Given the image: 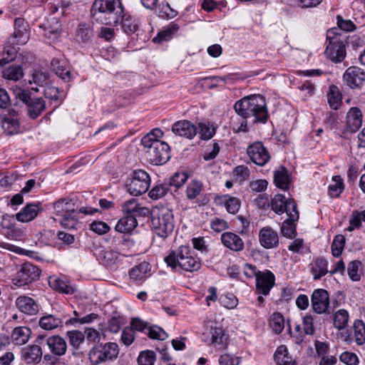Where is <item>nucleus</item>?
Returning a JSON list of instances; mask_svg holds the SVG:
<instances>
[{
	"mask_svg": "<svg viewBox=\"0 0 365 365\" xmlns=\"http://www.w3.org/2000/svg\"><path fill=\"white\" fill-rule=\"evenodd\" d=\"M234 108L235 112L244 118L237 131L247 130V119L252 123H265L268 119V111L265 98L259 95H250L237 101Z\"/></svg>",
	"mask_w": 365,
	"mask_h": 365,
	"instance_id": "obj_1",
	"label": "nucleus"
},
{
	"mask_svg": "<svg viewBox=\"0 0 365 365\" xmlns=\"http://www.w3.org/2000/svg\"><path fill=\"white\" fill-rule=\"evenodd\" d=\"M53 209L56 219L60 224L67 229H76L78 225V213L92 215L98 212L97 209L91 207H82L78 211L76 200L74 199L62 198L53 204Z\"/></svg>",
	"mask_w": 365,
	"mask_h": 365,
	"instance_id": "obj_2",
	"label": "nucleus"
},
{
	"mask_svg": "<svg viewBox=\"0 0 365 365\" xmlns=\"http://www.w3.org/2000/svg\"><path fill=\"white\" fill-rule=\"evenodd\" d=\"M91 13L103 24L115 25L123 17V6L120 0H95Z\"/></svg>",
	"mask_w": 365,
	"mask_h": 365,
	"instance_id": "obj_3",
	"label": "nucleus"
},
{
	"mask_svg": "<svg viewBox=\"0 0 365 365\" xmlns=\"http://www.w3.org/2000/svg\"><path fill=\"white\" fill-rule=\"evenodd\" d=\"M164 260L168 266L175 269L179 268L186 272H194L200 268V261L192 256L187 246H180L178 250L171 251Z\"/></svg>",
	"mask_w": 365,
	"mask_h": 365,
	"instance_id": "obj_4",
	"label": "nucleus"
},
{
	"mask_svg": "<svg viewBox=\"0 0 365 365\" xmlns=\"http://www.w3.org/2000/svg\"><path fill=\"white\" fill-rule=\"evenodd\" d=\"M327 38L329 43L324 52L326 57L334 63L343 61L346 56L345 34L339 33L336 28H333L327 31Z\"/></svg>",
	"mask_w": 365,
	"mask_h": 365,
	"instance_id": "obj_5",
	"label": "nucleus"
},
{
	"mask_svg": "<svg viewBox=\"0 0 365 365\" xmlns=\"http://www.w3.org/2000/svg\"><path fill=\"white\" fill-rule=\"evenodd\" d=\"M151 215L152 225L156 235L164 239L168 237L175 227L172 211L167 207H156Z\"/></svg>",
	"mask_w": 365,
	"mask_h": 365,
	"instance_id": "obj_6",
	"label": "nucleus"
},
{
	"mask_svg": "<svg viewBox=\"0 0 365 365\" xmlns=\"http://www.w3.org/2000/svg\"><path fill=\"white\" fill-rule=\"evenodd\" d=\"M141 143L146 149V157L151 163L163 164L170 159V148L166 143L153 140L150 135H145L141 140Z\"/></svg>",
	"mask_w": 365,
	"mask_h": 365,
	"instance_id": "obj_7",
	"label": "nucleus"
},
{
	"mask_svg": "<svg viewBox=\"0 0 365 365\" xmlns=\"http://www.w3.org/2000/svg\"><path fill=\"white\" fill-rule=\"evenodd\" d=\"M150 185V178L148 173L143 170H137L132 173L130 178L126 181L128 192L134 196L145 193Z\"/></svg>",
	"mask_w": 365,
	"mask_h": 365,
	"instance_id": "obj_8",
	"label": "nucleus"
},
{
	"mask_svg": "<svg viewBox=\"0 0 365 365\" xmlns=\"http://www.w3.org/2000/svg\"><path fill=\"white\" fill-rule=\"evenodd\" d=\"M272 208L277 215L286 212L287 217H290V220H299L297 207L292 198L287 199L285 196L281 194L275 195L272 200Z\"/></svg>",
	"mask_w": 365,
	"mask_h": 365,
	"instance_id": "obj_9",
	"label": "nucleus"
},
{
	"mask_svg": "<svg viewBox=\"0 0 365 365\" xmlns=\"http://www.w3.org/2000/svg\"><path fill=\"white\" fill-rule=\"evenodd\" d=\"M311 307L317 314H329L333 312L330 305L329 292L324 289H316L311 295Z\"/></svg>",
	"mask_w": 365,
	"mask_h": 365,
	"instance_id": "obj_10",
	"label": "nucleus"
},
{
	"mask_svg": "<svg viewBox=\"0 0 365 365\" xmlns=\"http://www.w3.org/2000/svg\"><path fill=\"white\" fill-rule=\"evenodd\" d=\"M40 274L41 270L37 266L26 262L17 272L16 277L13 279V283L17 287L29 284L38 279Z\"/></svg>",
	"mask_w": 365,
	"mask_h": 365,
	"instance_id": "obj_11",
	"label": "nucleus"
},
{
	"mask_svg": "<svg viewBox=\"0 0 365 365\" xmlns=\"http://www.w3.org/2000/svg\"><path fill=\"white\" fill-rule=\"evenodd\" d=\"M204 341L208 344H212L219 349H225L227 345L228 336L220 327L210 326V329L203 333Z\"/></svg>",
	"mask_w": 365,
	"mask_h": 365,
	"instance_id": "obj_12",
	"label": "nucleus"
},
{
	"mask_svg": "<svg viewBox=\"0 0 365 365\" xmlns=\"http://www.w3.org/2000/svg\"><path fill=\"white\" fill-rule=\"evenodd\" d=\"M45 339V336L39 335L36 339V344L25 346L21 349V358L28 364H37L42 359L43 351L39 346Z\"/></svg>",
	"mask_w": 365,
	"mask_h": 365,
	"instance_id": "obj_13",
	"label": "nucleus"
},
{
	"mask_svg": "<svg viewBox=\"0 0 365 365\" xmlns=\"http://www.w3.org/2000/svg\"><path fill=\"white\" fill-rule=\"evenodd\" d=\"M250 160L256 165L264 166L270 159V155L261 142H255L247 148Z\"/></svg>",
	"mask_w": 365,
	"mask_h": 365,
	"instance_id": "obj_14",
	"label": "nucleus"
},
{
	"mask_svg": "<svg viewBox=\"0 0 365 365\" xmlns=\"http://www.w3.org/2000/svg\"><path fill=\"white\" fill-rule=\"evenodd\" d=\"M343 80L351 88H359L365 81V71L357 66H350L346 70Z\"/></svg>",
	"mask_w": 365,
	"mask_h": 365,
	"instance_id": "obj_15",
	"label": "nucleus"
},
{
	"mask_svg": "<svg viewBox=\"0 0 365 365\" xmlns=\"http://www.w3.org/2000/svg\"><path fill=\"white\" fill-rule=\"evenodd\" d=\"M278 233L270 227H264L259 232V242L265 249H273L279 245Z\"/></svg>",
	"mask_w": 365,
	"mask_h": 365,
	"instance_id": "obj_16",
	"label": "nucleus"
},
{
	"mask_svg": "<svg viewBox=\"0 0 365 365\" xmlns=\"http://www.w3.org/2000/svg\"><path fill=\"white\" fill-rule=\"evenodd\" d=\"M12 37L14 38L12 43L24 45L29 41V24L24 19H16L14 21V31Z\"/></svg>",
	"mask_w": 365,
	"mask_h": 365,
	"instance_id": "obj_17",
	"label": "nucleus"
},
{
	"mask_svg": "<svg viewBox=\"0 0 365 365\" xmlns=\"http://www.w3.org/2000/svg\"><path fill=\"white\" fill-rule=\"evenodd\" d=\"M275 277L269 270L258 273L256 279V287L259 293L267 295L274 285Z\"/></svg>",
	"mask_w": 365,
	"mask_h": 365,
	"instance_id": "obj_18",
	"label": "nucleus"
},
{
	"mask_svg": "<svg viewBox=\"0 0 365 365\" xmlns=\"http://www.w3.org/2000/svg\"><path fill=\"white\" fill-rule=\"evenodd\" d=\"M42 210L41 203H29L16 214V219L21 222H29L34 220Z\"/></svg>",
	"mask_w": 365,
	"mask_h": 365,
	"instance_id": "obj_19",
	"label": "nucleus"
},
{
	"mask_svg": "<svg viewBox=\"0 0 365 365\" xmlns=\"http://www.w3.org/2000/svg\"><path fill=\"white\" fill-rule=\"evenodd\" d=\"M172 131L180 137L192 139L197 134V128L189 120H182L177 121L173 125Z\"/></svg>",
	"mask_w": 365,
	"mask_h": 365,
	"instance_id": "obj_20",
	"label": "nucleus"
},
{
	"mask_svg": "<svg viewBox=\"0 0 365 365\" xmlns=\"http://www.w3.org/2000/svg\"><path fill=\"white\" fill-rule=\"evenodd\" d=\"M123 210L129 215H133L135 218L136 217L148 216L150 214V210L148 207L143 206L134 198L124 202Z\"/></svg>",
	"mask_w": 365,
	"mask_h": 365,
	"instance_id": "obj_21",
	"label": "nucleus"
},
{
	"mask_svg": "<svg viewBox=\"0 0 365 365\" xmlns=\"http://www.w3.org/2000/svg\"><path fill=\"white\" fill-rule=\"evenodd\" d=\"M221 242L227 249L240 252L244 249V242L237 234L232 232H225L221 235Z\"/></svg>",
	"mask_w": 365,
	"mask_h": 365,
	"instance_id": "obj_22",
	"label": "nucleus"
},
{
	"mask_svg": "<svg viewBox=\"0 0 365 365\" xmlns=\"http://www.w3.org/2000/svg\"><path fill=\"white\" fill-rule=\"evenodd\" d=\"M362 125V114L359 108L353 107L346 113V129L350 133L356 132Z\"/></svg>",
	"mask_w": 365,
	"mask_h": 365,
	"instance_id": "obj_23",
	"label": "nucleus"
},
{
	"mask_svg": "<svg viewBox=\"0 0 365 365\" xmlns=\"http://www.w3.org/2000/svg\"><path fill=\"white\" fill-rule=\"evenodd\" d=\"M18 309L27 315H35L38 312V304L31 297L27 296H20L15 302Z\"/></svg>",
	"mask_w": 365,
	"mask_h": 365,
	"instance_id": "obj_24",
	"label": "nucleus"
},
{
	"mask_svg": "<svg viewBox=\"0 0 365 365\" xmlns=\"http://www.w3.org/2000/svg\"><path fill=\"white\" fill-rule=\"evenodd\" d=\"M46 343L50 351L56 356H63L67 350V344L65 339L58 336L54 335L48 338L45 337Z\"/></svg>",
	"mask_w": 365,
	"mask_h": 365,
	"instance_id": "obj_25",
	"label": "nucleus"
},
{
	"mask_svg": "<svg viewBox=\"0 0 365 365\" xmlns=\"http://www.w3.org/2000/svg\"><path fill=\"white\" fill-rule=\"evenodd\" d=\"M51 66L56 74L65 82H69L73 78L70 66L64 60L53 58Z\"/></svg>",
	"mask_w": 365,
	"mask_h": 365,
	"instance_id": "obj_26",
	"label": "nucleus"
},
{
	"mask_svg": "<svg viewBox=\"0 0 365 365\" xmlns=\"http://www.w3.org/2000/svg\"><path fill=\"white\" fill-rule=\"evenodd\" d=\"M51 66L56 74L65 82H69L73 78L70 66L64 60L53 58Z\"/></svg>",
	"mask_w": 365,
	"mask_h": 365,
	"instance_id": "obj_27",
	"label": "nucleus"
},
{
	"mask_svg": "<svg viewBox=\"0 0 365 365\" xmlns=\"http://www.w3.org/2000/svg\"><path fill=\"white\" fill-rule=\"evenodd\" d=\"M49 286L54 290L64 294H73L75 289L65 277L51 276L48 277Z\"/></svg>",
	"mask_w": 365,
	"mask_h": 365,
	"instance_id": "obj_28",
	"label": "nucleus"
},
{
	"mask_svg": "<svg viewBox=\"0 0 365 365\" xmlns=\"http://www.w3.org/2000/svg\"><path fill=\"white\" fill-rule=\"evenodd\" d=\"M50 74L46 69L37 66L33 68L29 75L28 83L29 84H35L37 86H43L48 79L49 78Z\"/></svg>",
	"mask_w": 365,
	"mask_h": 365,
	"instance_id": "obj_29",
	"label": "nucleus"
},
{
	"mask_svg": "<svg viewBox=\"0 0 365 365\" xmlns=\"http://www.w3.org/2000/svg\"><path fill=\"white\" fill-rule=\"evenodd\" d=\"M31 330L27 327H18L14 329L11 334L12 341L19 346L28 342L31 337Z\"/></svg>",
	"mask_w": 365,
	"mask_h": 365,
	"instance_id": "obj_30",
	"label": "nucleus"
},
{
	"mask_svg": "<svg viewBox=\"0 0 365 365\" xmlns=\"http://www.w3.org/2000/svg\"><path fill=\"white\" fill-rule=\"evenodd\" d=\"M10 115L12 117L5 118L2 120L1 127L7 135H14L19 133L20 125L17 118H14L16 115V112L14 110H10Z\"/></svg>",
	"mask_w": 365,
	"mask_h": 365,
	"instance_id": "obj_31",
	"label": "nucleus"
},
{
	"mask_svg": "<svg viewBox=\"0 0 365 365\" xmlns=\"http://www.w3.org/2000/svg\"><path fill=\"white\" fill-rule=\"evenodd\" d=\"M138 222L133 215H126L120 218L115 227V230L121 233H129L137 226Z\"/></svg>",
	"mask_w": 365,
	"mask_h": 365,
	"instance_id": "obj_32",
	"label": "nucleus"
},
{
	"mask_svg": "<svg viewBox=\"0 0 365 365\" xmlns=\"http://www.w3.org/2000/svg\"><path fill=\"white\" fill-rule=\"evenodd\" d=\"M274 182L277 187L287 190L291 184V179L288 170L284 167H280L274 171Z\"/></svg>",
	"mask_w": 365,
	"mask_h": 365,
	"instance_id": "obj_33",
	"label": "nucleus"
},
{
	"mask_svg": "<svg viewBox=\"0 0 365 365\" xmlns=\"http://www.w3.org/2000/svg\"><path fill=\"white\" fill-rule=\"evenodd\" d=\"M149 270V264L143 262L130 269L129 272L130 278L135 282H141L146 278Z\"/></svg>",
	"mask_w": 365,
	"mask_h": 365,
	"instance_id": "obj_34",
	"label": "nucleus"
},
{
	"mask_svg": "<svg viewBox=\"0 0 365 365\" xmlns=\"http://www.w3.org/2000/svg\"><path fill=\"white\" fill-rule=\"evenodd\" d=\"M38 324L45 330H53L63 325V319L60 316L46 314L41 317Z\"/></svg>",
	"mask_w": 365,
	"mask_h": 365,
	"instance_id": "obj_35",
	"label": "nucleus"
},
{
	"mask_svg": "<svg viewBox=\"0 0 365 365\" xmlns=\"http://www.w3.org/2000/svg\"><path fill=\"white\" fill-rule=\"evenodd\" d=\"M2 76L7 81L16 82L24 77V73L21 65L12 64L4 69Z\"/></svg>",
	"mask_w": 365,
	"mask_h": 365,
	"instance_id": "obj_36",
	"label": "nucleus"
},
{
	"mask_svg": "<svg viewBox=\"0 0 365 365\" xmlns=\"http://www.w3.org/2000/svg\"><path fill=\"white\" fill-rule=\"evenodd\" d=\"M26 106L28 114L32 119L36 118L46 109V103L41 98H33Z\"/></svg>",
	"mask_w": 365,
	"mask_h": 365,
	"instance_id": "obj_37",
	"label": "nucleus"
},
{
	"mask_svg": "<svg viewBox=\"0 0 365 365\" xmlns=\"http://www.w3.org/2000/svg\"><path fill=\"white\" fill-rule=\"evenodd\" d=\"M118 254L113 250H104L98 255V259L101 264L108 268H113L118 261Z\"/></svg>",
	"mask_w": 365,
	"mask_h": 365,
	"instance_id": "obj_38",
	"label": "nucleus"
},
{
	"mask_svg": "<svg viewBox=\"0 0 365 365\" xmlns=\"http://www.w3.org/2000/svg\"><path fill=\"white\" fill-rule=\"evenodd\" d=\"M93 36V25L90 23H81L76 31V37L78 41L83 43H88Z\"/></svg>",
	"mask_w": 365,
	"mask_h": 365,
	"instance_id": "obj_39",
	"label": "nucleus"
},
{
	"mask_svg": "<svg viewBox=\"0 0 365 365\" xmlns=\"http://www.w3.org/2000/svg\"><path fill=\"white\" fill-rule=\"evenodd\" d=\"M328 262L322 257L317 258L312 264V274L314 279H319L328 272Z\"/></svg>",
	"mask_w": 365,
	"mask_h": 365,
	"instance_id": "obj_40",
	"label": "nucleus"
},
{
	"mask_svg": "<svg viewBox=\"0 0 365 365\" xmlns=\"http://www.w3.org/2000/svg\"><path fill=\"white\" fill-rule=\"evenodd\" d=\"M274 360L277 365H294V360L284 345L277 348L274 354Z\"/></svg>",
	"mask_w": 365,
	"mask_h": 365,
	"instance_id": "obj_41",
	"label": "nucleus"
},
{
	"mask_svg": "<svg viewBox=\"0 0 365 365\" xmlns=\"http://www.w3.org/2000/svg\"><path fill=\"white\" fill-rule=\"evenodd\" d=\"M344 190L343 179L339 175H334L331 178V182L328 187L329 195L334 198L338 197Z\"/></svg>",
	"mask_w": 365,
	"mask_h": 365,
	"instance_id": "obj_42",
	"label": "nucleus"
},
{
	"mask_svg": "<svg viewBox=\"0 0 365 365\" xmlns=\"http://www.w3.org/2000/svg\"><path fill=\"white\" fill-rule=\"evenodd\" d=\"M179 26L176 24H171L168 27L160 31L153 41L155 43H162L172 38L173 34L178 31Z\"/></svg>",
	"mask_w": 365,
	"mask_h": 365,
	"instance_id": "obj_43",
	"label": "nucleus"
},
{
	"mask_svg": "<svg viewBox=\"0 0 365 365\" xmlns=\"http://www.w3.org/2000/svg\"><path fill=\"white\" fill-rule=\"evenodd\" d=\"M353 336L357 345L365 343V324L361 320H356L353 325Z\"/></svg>",
	"mask_w": 365,
	"mask_h": 365,
	"instance_id": "obj_44",
	"label": "nucleus"
},
{
	"mask_svg": "<svg viewBox=\"0 0 365 365\" xmlns=\"http://www.w3.org/2000/svg\"><path fill=\"white\" fill-rule=\"evenodd\" d=\"M349 319V313L346 309H339L334 315V327L338 330L345 329L348 324Z\"/></svg>",
	"mask_w": 365,
	"mask_h": 365,
	"instance_id": "obj_45",
	"label": "nucleus"
},
{
	"mask_svg": "<svg viewBox=\"0 0 365 365\" xmlns=\"http://www.w3.org/2000/svg\"><path fill=\"white\" fill-rule=\"evenodd\" d=\"M327 101L330 107L334 110H337L339 108L341 95L336 86H331L329 87V91L327 94Z\"/></svg>",
	"mask_w": 365,
	"mask_h": 365,
	"instance_id": "obj_46",
	"label": "nucleus"
},
{
	"mask_svg": "<svg viewBox=\"0 0 365 365\" xmlns=\"http://www.w3.org/2000/svg\"><path fill=\"white\" fill-rule=\"evenodd\" d=\"M170 191V185L167 182H164L153 187L150 190L148 195L153 200H158L165 196Z\"/></svg>",
	"mask_w": 365,
	"mask_h": 365,
	"instance_id": "obj_47",
	"label": "nucleus"
},
{
	"mask_svg": "<svg viewBox=\"0 0 365 365\" xmlns=\"http://www.w3.org/2000/svg\"><path fill=\"white\" fill-rule=\"evenodd\" d=\"M103 351V355L106 361L113 360L118 357L119 354L118 346L115 343L108 342L104 345H100Z\"/></svg>",
	"mask_w": 365,
	"mask_h": 365,
	"instance_id": "obj_48",
	"label": "nucleus"
},
{
	"mask_svg": "<svg viewBox=\"0 0 365 365\" xmlns=\"http://www.w3.org/2000/svg\"><path fill=\"white\" fill-rule=\"evenodd\" d=\"M202 190V183L197 180H192L186 188V197L189 200L195 199Z\"/></svg>",
	"mask_w": 365,
	"mask_h": 365,
	"instance_id": "obj_49",
	"label": "nucleus"
},
{
	"mask_svg": "<svg viewBox=\"0 0 365 365\" xmlns=\"http://www.w3.org/2000/svg\"><path fill=\"white\" fill-rule=\"evenodd\" d=\"M66 336L68 339L69 344L74 349H78L80 345L85 340V334L78 330H71L66 332Z\"/></svg>",
	"mask_w": 365,
	"mask_h": 365,
	"instance_id": "obj_50",
	"label": "nucleus"
},
{
	"mask_svg": "<svg viewBox=\"0 0 365 365\" xmlns=\"http://www.w3.org/2000/svg\"><path fill=\"white\" fill-rule=\"evenodd\" d=\"M297 220H292L290 217H287L281 227V233L284 237L289 239H293L296 235V225L295 222Z\"/></svg>",
	"mask_w": 365,
	"mask_h": 365,
	"instance_id": "obj_51",
	"label": "nucleus"
},
{
	"mask_svg": "<svg viewBox=\"0 0 365 365\" xmlns=\"http://www.w3.org/2000/svg\"><path fill=\"white\" fill-rule=\"evenodd\" d=\"M270 327L276 334H280L284 328V317L280 313H274L270 318Z\"/></svg>",
	"mask_w": 365,
	"mask_h": 365,
	"instance_id": "obj_52",
	"label": "nucleus"
},
{
	"mask_svg": "<svg viewBox=\"0 0 365 365\" xmlns=\"http://www.w3.org/2000/svg\"><path fill=\"white\" fill-rule=\"evenodd\" d=\"M345 245V237L342 235H336L331 244V252L334 257H339Z\"/></svg>",
	"mask_w": 365,
	"mask_h": 365,
	"instance_id": "obj_53",
	"label": "nucleus"
},
{
	"mask_svg": "<svg viewBox=\"0 0 365 365\" xmlns=\"http://www.w3.org/2000/svg\"><path fill=\"white\" fill-rule=\"evenodd\" d=\"M122 22V29L123 31L130 35L134 34L138 29V24L135 19L131 18H126L123 19V17L120 21Z\"/></svg>",
	"mask_w": 365,
	"mask_h": 365,
	"instance_id": "obj_54",
	"label": "nucleus"
},
{
	"mask_svg": "<svg viewBox=\"0 0 365 365\" xmlns=\"http://www.w3.org/2000/svg\"><path fill=\"white\" fill-rule=\"evenodd\" d=\"M51 20H53V25H49L45 29V36L51 39H55L58 37V33L61 30V25L56 18H51L48 20V23Z\"/></svg>",
	"mask_w": 365,
	"mask_h": 365,
	"instance_id": "obj_55",
	"label": "nucleus"
},
{
	"mask_svg": "<svg viewBox=\"0 0 365 365\" xmlns=\"http://www.w3.org/2000/svg\"><path fill=\"white\" fill-rule=\"evenodd\" d=\"M103 351L101 348V346H97L93 347L89 352V359L90 361L93 365H98L103 361H106V359L103 355Z\"/></svg>",
	"mask_w": 365,
	"mask_h": 365,
	"instance_id": "obj_56",
	"label": "nucleus"
},
{
	"mask_svg": "<svg viewBox=\"0 0 365 365\" xmlns=\"http://www.w3.org/2000/svg\"><path fill=\"white\" fill-rule=\"evenodd\" d=\"M187 178L188 176L185 173L178 172L173 175L167 183L170 185V187L173 186L176 188H179L185 183Z\"/></svg>",
	"mask_w": 365,
	"mask_h": 365,
	"instance_id": "obj_57",
	"label": "nucleus"
},
{
	"mask_svg": "<svg viewBox=\"0 0 365 365\" xmlns=\"http://www.w3.org/2000/svg\"><path fill=\"white\" fill-rule=\"evenodd\" d=\"M155 361V354L153 351H142L138 358L139 365H153Z\"/></svg>",
	"mask_w": 365,
	"mask_h": 365,
	"instance_id": "obj_58",
	"label": "nucleus"
},
{
	"mask_svg": "<svg viewBox=\"0 0 365 365\" xmlns=\"http://www.w3.org/2000/svg\"><path fill=\"white\" fill-rule=\"evenodd\" d=\"M361 264V262L358 260H354L349 263L347 267V273L352 281L356 282L360 279L359 269Z\"/></svg>",
	"mask_w": 365,
	"mask_h": 365,
	"instance_id": "obj_59",
	"label": "nucleus"
},
{
	"mask_svg": "<svg viewBox=\"0 0 365 365\" xmlns=\"http://www.w3.org/2000/svg\"><path fill=\"white\" fill-rule=\"evenodd\" d=\"M225 206L229 213L235 214L240 208V200L237 197L227 196V199L225 201Z\"/></svg>",
	"mask_w": 365,
	"mask_h": 365,
	"instance_id": "obj_60",
	"label": "nucleus"
},
{
	"mask_svg": "<svg viewBox=\"0 0 365 365\" xmlns=\"http://www.w3.org/2000/svg\"><path fill=\"white\" fill-rule=\"evenodd\" d=\"M339 360L346 365H358L359 359L358 356L351 351H344L339 356Z\"/></svg>",
	"mask_w": 365,
	"mask_h": 365,
	"instance_id": "obj_61",
	"label": "nucleus"
},
{
	"mask_svg": "<svg viewBox=\"0 0 365 365\" xmlns=\"http://www.w3.org/2000/svg\"><path fill=\"white\" fill-rule=\"evenodd\" d=\"M15 96L27 105L33 98L30 96V92L17 86L11 88Z\"/></svg>",
	"mask_w": 365,
	"mask_h": 365,
	"instance_id": "obj_62",
	"label": "nucleus"
},
{
	"mask_svg": "<svg viewBox=\"0 0 365 365\" xmlns=\"http://www.w3.org/2000/svg\"><path fill=\"white\" fill-rule=\"evenodd\" d=\"M148 335L150 338L165 340L168 337V334L160 327L153 326L148 328Z\"/></svg>",
	"mask_w": 365,
	"mask_h": 365,
	"instance_id": "obj_63",
	"label": "nucleus"
},
{
	"mask_svg": "<svg viewBox=\"0 0 365 365\" xmlns=\"http://www.w3.org/2000/svg\"><path fill=\"white\" fill-rule=\"evenodd\" d=\"M240 358L230 354H225L221 355L219 358L220 365H239L240 363Z\"/></svg>",
	"mask_w": 365,
	"mask_h": 365,
	"instance_id": "obj_64",
	"label": "nucleus"
}]
</instances>
